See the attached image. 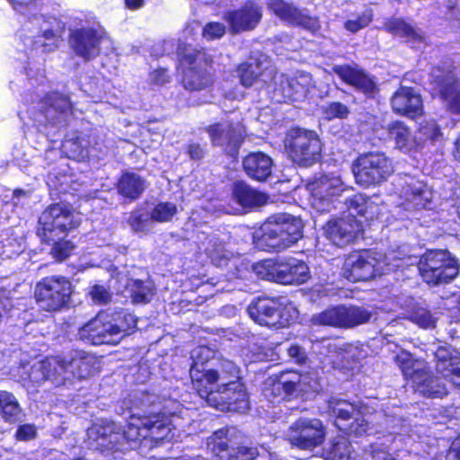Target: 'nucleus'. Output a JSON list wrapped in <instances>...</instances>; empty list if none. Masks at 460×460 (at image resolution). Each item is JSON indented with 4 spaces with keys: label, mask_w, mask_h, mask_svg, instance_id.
Instances as JSON below:
<instances>
[{
    "label": "nucleus",
    "mask_w": 460,
    "mask_h": 460,
    "mask_svg": "<svg viewBox=\"0 0 460 460\" xmlns=\"http://www.w3.org/2000/svg\"><path fill=\"white\" fill-rule=\"evenodd\" d=\"M89 440L96 447L120 453L135 448L142 440L159 442L173 438L172 420L165 415L156 414L145 417L132 415L123 430L115 422L100 420L87 430Z\"/></svg>",
    "instance_id": "nucleus-1"
},
{
    "label": "nucleus",
    "mask_w": 460,
    "mask_h": 460,
    "mask_svg": "<svg viewBox=\"0 0 460 460\" xmlns=\"http://www.w3.org/2000/svg\"><path fill=\"white\" fill-rule=\"evenodd\" d=\"M99 370L96 358L75 351L68 358L49 357L34 364L29 378L34 383L49 380L56 386H70L75 381L89 378Z\"/></svg>",
    "instance_id": "nucleus-2"
},
{
    "label": "nucleus",
    "mask_w": 460,
    "mask_h": 460,
    "mask_svg": "<svg viewBox=\"0 0 460 460\" xmlns=\"http://www.w3.org/2000/svg\"><path fill=\"white\" fill-rule=\"evenodd\" d=\"M302 221L288 214L270 217L253 234L257 248L268 252H281L296 243L302 237Z\"/></svg>",
    "instance_id": "nucleus-3"
},
{
    "label": "nucleus",
    "mask_w": 460,
    "mask_h": 460,
    "mask_svg": "<svg viewBox=\"0 0 460 460\" xmlns=\"http://www.w3.org/2000/svg\"><path fill=\"white\" fill-rule=\"evenodd\" d=\"M395 361L419 394L427 397H443L447 394L445 384L429 372L425 361L413 358L406 350L398 353Z\"/></svg>",
    "instance_id": "nucleus-4"
},
{
    "label": "nucleus",
    "mask_w": 460,
    "mask_h": 460,
    "mask_svg": "<svg viewBox=\"0 0 460 460\" xmlns=\"http://www.w3.org/2000/svg\"><path fill=\"white\" fill-rule=\"evenodd\" d=\"M255 274L263 279L279 284H303L310 278L309 268L295 258L265 260L253 266Z\"/></svg>",
    "instance_id": "nucleus-5"
},
{
    "label": "nucleus",
    "mask_w": 460,
    "mask_h": 460,
    "mask_svg": "<svg viewBox=\"0 0 460 460\" xmlns=\"http://www.w3.org/2000/svg\"><path fill=\"white\" fill-rule=\"evenodd\" d=\"M80 221L78 213L63 204H54L40 215L37 233L44 243H50L64 238L67 232L79 226Z\"/></svg>",
    "instance_id": "nucleus-6"
},
{
    "label": "nucleus",
    "mask_w": 460,
    "mask_h": 460,
    "mask_svg": "<svg viewBox=\"0 0 460 460\" xmlns=\"http://www.w3.org/2000/svg\"><path fill=\"white\" fill-rule=\"evenodd\" d=\"M247 312L255 323L274 328L288 326L298 317V311L294 305H282L279 300L270 297L253 300Z\"/></svg>",
    "instance_id": "nucleus-7"
},
{
    "label": "nucleus",
    "mask_w": 460,
    "mask_h": 460,
    "mask_svg": "<svg viewBox=\"0 0 460 460\" xmlns=\"http://www.w3.org/2000/svg\"><path fill=\"white\" fill-rule=\"evenodd\" d=\"M419 270L425 282L437 286L454 279L459 264L447 250L428 251L420 259Z\"/></svg>",
    "instance_id": "nucleus-8"
},
{
    "label": "nucleus",
    "mask_w": 460,
    "mask_h": 460,
    "mask_svg": "<svg viewBox=\"0 0 460 460\" xmlns=\"http://www.w3.org/2000/svg\"><path fill=\"white\" fill-rule=\"evenodd\" d=\"M356 183L363 187L376 185L394 172L392 160L382 152L361 154L351 165Z\"/></svg>",
    "instance_id": "nucleus-9"
},
{
    "label": "nucleus",
    "mask_w": 460,
    "mask_h": 460,
    "mask_svg": "<svg viewBox=\"0 0 460 460\" xmlns=\"http://www.w3.org/2000/svg\"><path fill=\"white\" fill-rule=\"evenodd\" d=\"M284 144L293 162L299 165L309 166L320 157L322 145L314 131L291 128L286 135Z\"/></svg>",
    "instance_id": "nucleus-10"
},
{
    "label": "nucleus",
    "mask_w": 460,
    "mask_h": 460,
    "mask_svg": "<svg viewBox=\"0 0 460 460\" xmlns=\"http://www.w3.org/2000/svg\"><path fill=\"white\" fill-rule=\"evenodd\" d=\"M72 285L61 276L42 279L35 287V299L38 305L46 311H58L66 306L70 299Z\"/></svg>",
    "instance_id": "nucleus-11"
},
{
    "label": "nucleus",
    "mask_w": 460,
    "mask_h": 460,
    "mask_svg": "<svg viewBox=\"0 0 460 460\" xmlns=\"http://www.w3.org/2000/svg\"><path fill=\"white\" fill-rule=\"evenodd\" d=\"M237 367L236 377H227L225 382L217 384V392L209 397V405L220 411L244 412L249 408L246 391L240 379Z\"/></svg>",
    "instance_id": "nucleus-12"
},
{
    "label": "nucleus",
    "mask_w": 460,
    "mask_h": 460,
    "mask_svg": "<svg viewBox=\"0 0 460 460\" xmlns=\"http://www.w3.org/2000/svg\"><path fill=\"white\" fill-rule=\"evenodd\" d=\"M190 375L194 389L209 405L210 394L217 392V384L225 382L227 377L237 376V366L230 360H224L219 369H205L199 368L197 362L191 366Z\"/></svg>",
    "instance_id": "nucleus-13"
},
{
    "label": "nucleus",
    "mask_w": 460,
    "mask_h": 460,
    "mask_svg": "<svg viewBox=\"0 0 460 460\" xmlns=\"http://www.w3.org/2000/svg\"><path fill=\"white\" fill-rule=\"evenodd\" d=\"M314 382L306 375L288 371L276 377L269 378L263 390L265 397L271 401H280L294 396L297 392L306 393L314 388Z\"/></svg>",
    "instance_id": "nucleus-14"
},
{
    "label": "nucleus",
    "mask_w": 460,
    "mask_h": 460,
    "mask_svg": "<svg viewBox=\"0 0 460 460\" xmlns=\"http://www.w3.org/2000/svg\"><path fill=\"white\" fill-rule=\"evenodd\" d=\"M328 411L335 417L337 428L348 434L361 436L369 429V420L361 416L356 405L346 400L330 399Z\"/></svg>",
    "instance_id": "nucleus-15"
},
{
    "label": "nucleus",
    "mask_w": 460,
    "mask_h": 460,
    "mask_svg": "<svg viewBox=\"0 0 460 460\" xmlns=\"http://www.w3.org/2000/svg\"><path fill=\"white\" fill-rule=\"evenodd\" d=\"M312 195V206L321 211H328L333 202L346 190L339 172H330L315 178L308 185Z\"/></svg>",
    "instance_id": "nucleus-16"
},
{
    "label": "nucleus",
    "mask_w": 460,
    "mask_h": 460,
    "mask_svg": "<svg viewBox=\"0 0 460 460\" xmlns=\"http://www.w3.org/2000/svg\"><path fill=\"white\" fill-rule=\"evenodd\" d=\"M272 82L273 99L277 102L300 101L314 85L311 75L305 72H297L294 76H288L284 74L278 75L275 71Z\"/></svg>",
    "instance_id": "nucleus-17"
},
{
    "label": "nucleus",
    "mask_w": 460,
    "mask_h": 460,
    "mask_svg": "<svg viewBox=\"0 0 460 460\" xmlns=\"http://www.w3.org/2000/svg\"><path fill=\"white\" fill-rule=\"evenodd\" d=\"M206 132L213 146L222 148L231 156L238 154L246 135L245 128L241 122L229 119L209 125Z\"/></svg>",
    "instance_id": "nucleus-18"
},
{
    "label": "nucleus",
    "mask_w": 460,
    "mask_h": 460,
    "mask_svg": "<svg viewBox=\"0 0 460 460\" xmlns=\"http://www.w3.org/2000/svg\"><path fill=\"white\" fill-rule=\"evenodd\" d=\"M394 185L396 194L402 199L398 205L407 210L425 208L433 198L432 191L423 181L410 175L398 176Z\"/></svg>",
    "instance_id": "nucleus-19"
},
{
    "label": "nucleus",
    "mask_w": 460,
    "mask_h": 460,
    "mask_svg": "<svg viewBox=\"0 0 460 460\" xmlns=\"http://www.w3.org/2000/svg\"><path fill=\"white\" fill-rule=\"evenodd\" d=\"M325 435L324 426L320 420L300 418L289 427L287 438L293 447L313 450L323 444Z\"/></svg>",
    "instance_id": "nucleus-20"
},
{
    "label": "nucleus",
    "mask_w": 460,
    "mask_h": 460,
    "mask_svg": "<svg viewBox=\"0 0 460 460\" xmlns=\"http://www.w3.org/2000/svg\"><path fill=\"white\" fill-rule=\"evenodd\" d=\"M382 270L377 260L369 252H353L344 261L342 274L347 279L366 281Z\"/></svg>",
    "instance_id": "nucleus-21"
},
{
    "label": "nucleus",
    "mask_w": 460,
    "mask_h": 460,
    "mask_svg": "<svg viewBox=\"0 0 460 460\" xmlns=\"http://www.w3.org/2000/svg\"><path fill=\"white\" fill-rule=\"evenodd\" d=\"M323 230L329 241L339 247H343L358 236L362 232V225L356 218L343 217L329 220Z\"/></svg>",
    "instance_id": "nucleus-22"
},
{
    "label": "nucleus",
    "mask_w": 460,
    "mask_h": 460,
    "mask_svg": "<svg viewBox=\"0 0 460 460\" xmlns=\"http://www.w3.org/2000/svg\"><path fill=\"white\" fill-rule=\"evenodd\" d=\"M50 21L43 15L30 18L25 27L32 35L27 39L31 48L42 53L52 51L58 47V37L50 27Z\"/></svg>",
    "instance_id": "nucleus-23"
},
{
    "label": "nucleus",
    "mask_w": 460,
    "mask_h": 460,
    "mask_svg": "<svg viewBox=\"0 0 460 460\" xmlns=\"http://www.w3.org/2000/svg\"><path fill=\"white\" fill-rule=\"evenodd\" d=\"M190 67L187 68L183 76V85L190 91H200L204 90L213 84V78L211 74L207 69V64L204 66H201L205 63V55L200 51H194L188 53L184 56Z\"/></svg>",
    "instance_id": "nucleus-24"
},
{
    "label": "nucleus",
    "mask_w": 460,
    "mask_h": 460,
    "mask_svg": "<svg viewBox=\"0 0 460 460\" xmlns=\"http://www.w3.org/2000/svg\"><path fill=\"white\" fill-rule=\"evenodd\" d=\"M105 319L104 314H99L89 321L79 330L80 339L93 345L119 342V329L112 323L105 322Z\"/></svg>",
    "instance_id": "nucleus-25"
},
{
    "label": "nucleus",
    "mask_w": 460,
    "mask_h": 460,
    "mask_svg": "<svg viewBox=\"0 0 460 460\" xmlns=\"http://www.w3.org/2000/svg\"><path fill=\"white\" fill-rule=\"evenodd\" d=\"M268 6L274 14L286 22L301 26L312 32L318 31L320 28L319 21L316 17L309 16L304 11L283 0H270Z\"/></svg>",
    "instance_id": "nucleus-26"
},
{
    "label": "nucleus",
    "mask_w": 460,
    "mask_h": 460,
    "mask_svg": "<svg viewBox=\"0 0 460 460\" xmlns=\"http://www.w3.org/2000/svg\"><path fill=\"white\" fill-rule=\"evenodd\" d=\"M237 75L241 84L244 87L254 84L262 86L272 82L275 67L266 60L251 59L238 66Z\"/></svg>",
    "instance_id": "nucleus-27"
},
{
    "label": "nucleus",
    "mask_w": 460,
    "mask_h": 460,
    "mask_svg": "<svg viewBox=\"0 0 460 460\" xmlns=\"http://www.w3.org/2000/svg\"><path fill=\"white\" fill-rule=\"evenodd\" d=\"M261 15V7L248 2L239 9L226 13L225 20L229 25L230 31L237 33L254 29L260 22Z\"/></svg>",
    "instance_id": "nucleus-28"
},
{
    "label": "nucleus",
    "mask_w": 460,
    "mask_h": 460,
    "mask_svg": "<svg viewBox=\"0 0 460 460\" xmlns=\"http://www.w3.org/2000/svg\"><path fill=\"white\" fill-rule=\"evenodd\" d=\"M391 105L395 113L411 119L420 116L423 111L420 95L410 87H400L394 93Z\"/></svg>",
    "instance_id": "nucleus-29"
},
{
    "label": "nucleus",
    "mask_w": 460,
    "mask_h": 460,
    "mask_svg": "<svg viewBox=\"0 0 460 460\" xmlns=\"http://www.w3.org/2000/svg\"><path fill=\"white\" fill-rule=\"evenodd\" d=\"M436 369L444 379L460 387V354L456 350L440 347L435 353Z\"/></svg>",
    "instance_id": "nucleus-30"
},
{
    "label": "nucleus",
    "mask_w": 460,
    "mask_h": 460,
    "mask_svg": "<svg viewBox=\"0 0 460 460\" xmlns=\"http://www.w3.org/2000/svg\"><path fill=\"white\" fill-rule=\"evenodd\" d=\"M389 137L400 151L410 154L416 152L422 145V138L418 137L411 128L402 121H394L388 125Z\"/></svg>",
    "instance_id": "nucleus-31"
},
{
    "label": "nucleus",
    "mask_w": 460,
    "mask_h": 460,
    "mask_svg": "<svg viewBox=\"0 0 460 460\" xmlns=\"http://www.w3.org/2000/svg\"><path fill=\"white\" fill-rule=\"evenodd\" d=\"M333 72L345 83L366 94H372L376 90V82L357 66H334Z\"/></svg>",
    "instance_id": "nucleus-32"
},
{
    "label": "nucleus",
    "mask_w": 460,
    "mask_h": 460,
    "mask_svg": "<svg viewBox=\"0 0 460 460\" xmlns=\"http://www.w3.org/2000/svg\"><path fill=\"white\" fill-rule=\"evenodd\" d=\"M103 40L93 30H80L72 33L71 45L77 55L91 59L99 54V45Z\"/></svg>",
    "instance_id": "nucleus-33"
},
{
    "label": "nucleus",
    "mask_w": 460,
    "mask_h": 460,
    "mask_svg": "<svg viewBox=\"0 0 460 460\" xmlns=\"http://www.w3.org/2000/svg\"><path fill=\"white\" fill-rule=\"evenodd\" d=\"M247 175L257 181H265L272 171L271 158L261 152L249 154L243 161Z\"/></svg>",
    "instance_id": "nucleus-34"
},
{
    "label": "nucleus",
    "mask_w": 460,
    "mask_h": 460,
    "mask_svg": "<svg viewBox=\"0 0 460 460\" xmlns=\"http://www.w3.org/2000/svg\"><path fill=\"white\" fill-rule=\"evenodd\" d=\"M44 104L45 117L49 122L54 124L65 121L72 108L69 99L58 93L47 95Z\"/></svg>",
    "instance_id": "nucleus-35"
},
{
    "label": "nucleus",
    "mask_w": 460,
    "mask_h": 460,
    "mask_svg": "<svg viewBox=\"0 0 460 460\" xmlns=\"http://www.w3.org/2000/svg\"><path fill=\"white\" fill-rule=\"evenodd\" d=\"M438 84L446 107L454 113H460V78L447 74L438 80Z\"/></svg>",
    "instance_id": "nucleus-36"
},
{
    "label": "nucleus",
    "mask_w": 460,
    "mask_h": 460,
    "mask_svg": "<svg viewBox=\"0 0 460 460\" xmlns=\"http://www.w3.org/2000/svg\"><path fill=\"white\" fill-rule=\"evenodd\" d=\"M384 27L387 32L404 38L409 42L416 43L423 40L421 31L402 18L392 17L385 22Z\"/></svg>",
    "instance_id": "nucleus-37"
},
{
    "label": "nucleus",
    "mask_w": 460,
    "mask_h": 460,
    "mask_svg": "<svg viewBox=\"0 0 460 460\" xmlns=\"http://www.w3.org/2000/svg\"><path fill=\"white\" fill-rule=\"evenodd\" d=\"M349 215L347 217L356 218V215L373 219L377 212V206L369 198L363 194H355L345 201Z\"/></svg>",
    "instance_id": "nucleus-38"
},
{
    "label": "nucleus",
    "mask_w": 460,
    "mask_h": 460,
    "mask_svg": "<svg viewBox=\"0 0 460 460\" xmlns=\"http://www.w3.org/2000/svg\"><path fill=\"white\" fill-rule=\"evenodd\" d=\"M325 460H356L350 442L339 436L332 439L324 450Z\"/></svg>",
    "instance_id": "nucleus-39"
},
{
    "label": "nucleus",
    "mask_w": 460,
    "mask_h": 460,
    "mask_svg": "<svg viewBox=\"0 0 460 460\" xmlns=\"http://www.w3.org/2000/svg\"><path fill=\"white\" fill-rule=\"evenodd\" d=\"M22 415L17 398L10 392L0 390V416L4 422L15 423Z\"/></svg>",
    "instance_id": "nucleus-40"
},
{
    "label": "nucleus",
    "mask_w": 460,
    "mask_h": 460,
    "mask_svg": "<svg viewBox=\"0 0 460 460\" xmlns=\"http://www.w3.org/2000/svg\"><path fill=\"white\" fill-rule=\"evenodd\" d=\"M234 196L237 202L244 208L262 206L267 202V196L243 183H237L234 189Z\"/></svg>",
    "instance_id": "nucleus-41"
},
{
    "label": "nucleus",
    "mask_w": 460,
    "mask_h": 460,
    "mask_svg": "<svg viewBox=\"0 0 460 460\" xmlns=\"http://www.w3.org/2000/svg\"><path fill=\"white\" fill-rule=\"evenodd\" d=\"M145 188V181L136 173H124L118 183L119 193L131 199H137Z\"/></svg>",
    "instance_id": "nucleus-42"
},
{
    "label": "nucleus",
    "mask_w": 460,
    "mask_h": 460,
    "mask_svg": "<svg viewBox=\"0 0 460 460\" xmlns=\"http://www.w3.org/2000/svg\"><path fill=\"white\" fill-rule=\"evenodd\" d=\"M125 288L134 303H148L155 295L154 284L151 281L127 279Z\"/></svg>",
    "instance_id": "nucleus-43"
},
{
    "label": "nucleus",
    "mask_w": 460,
    "mask_h": 460,
    "mask_svg": "<svg viewBox=\"0 0 460 460\" xmlns=\"http://www.w3.org/2000/svg\"><path fill=\"white\" fill-rule=\"evenodd\" d=\"M234 433V429L226 428L215 431L208 438V448L217 456L218 460L220 455H224L229 448V444H232V438Z\"/></svg>",
    "instance_id": "nucleus-44"
},
{
    "label": "nucleus",
    "mask_w": 460,
    "mask_h": 460,
    "mask_svg": "<svg viewBox=\"0 0 460 460\" xmlns=\"http://www.w3.org/2000/svg\"><path fill=\"white\" fill-rule=\"evenodd\" d=\"M205 252L211 262L218 267L226 265L230 259V252L225 249L224 243L216 235L207 238Z\"/></svg>",
    "instance_id": "nucleus-45"
},
{
    "label": "nucleus",
    "mask_w": 460,
    "mask_h": 460,
    "mask_svg": "<svg viewBox=\"0 0 460 460\" xmlns=\"http://www.w3.org/2000/svg\"><path fill=\"white\" fill-rule=\"evenodd\" d=\"M312 321L314 324L343 327V306L327 309L321 314L314 315Z\"/></svg>",
    "instance_id": "nucleus-46"
},
{
    "label": "nucleus",
    "mask_w": 460,
    "mask_h": 460,
    "mask_svg": "<svg viewBox=\"0 0 460 460\" xmlns=\"http://www.w3.org/2000/svg\"><path fill=\"white\" fill-rule=\"evenodd\" d=\"M154 219L151 211L138 208L130 214L128 224L135 232L147 233L153 227Z\"/></svg>",
    "instance_id": "nucleus-47"
},
{
    "label": "nucleus",
    "mask_w": 460,
    "mask_h": 460,
    "mask_svg": "<svg viewBox=\"0 0 460 460\" xmlns=\"http://www.w3.org/2000/svg\"><path fill=\"white\" fill-rule=\"evenodd\" d=\"M343 327L349 328L367 323L371 313L365 308L358 306H343Z\"/></svg>",
    "instance_id": "nucleus-48"
},
{
    "label": "nucleus",
    "mask_w": 460,
    "mask_h": 460,
    "mask_svg": "<svg viewBox=\"0 0 460 460\" xmlns=\"http://www.w3.org/2000/svg\"><path fill=\"white\" fill-rule=\"evenodd\" d=\"M177 207L172 202H160L155 205L152 210V217L154 222L165 223L172 219L177 214Z\"/></svg>",
    "instance_id": "nucleus-49"
},
{
    "label": "nucleus",
    "mask_w": 460,
    "mask_h": 460,
    "mask_svg": "<svg viewBox=\"0 0 460 460\" xmlns=\"http://www.w3.org/2000/svg\"><path fill=\"white\" fill-rule=\"evenodd\" d=\"M257 455V449L253 447H231L224 455H220L219 460H252Z\"/></svg>",
    "instance_id": "nucleus-50"
},
{
    "label": "nucleus",
    "mask_w": 460,
    "mask_h": 460,
    "mask_svg": "<svg viewBox=\"0 0 460 460\" xmlns=\"http://www.w3.org/2000/svg\"><path fill=\"white\" fill-rule=\"evenodd\" d=\"M409 319L421 328H433L436 324V318L425 308H418L413 311Z\"/></svg>",
    "instance_id": "nucleus-51"
},
{
    "label": "nucleus",
    "mask_w": 460,
    "mask_h": 460,
    "mask_svg": "<svg viewBox=\"0 0 460 460\" xmlns=\"http://www.w3.org/2000/svg\"><path fill=\"white\" fill-rule=\"evenodd\" d=\"M52 244L51 254L58 261H63L66 259L75 249V245L70 242L61 238L56 242H51Z\"/></svg>",
    "instance_id": "nucleus-52"
},
{
    "label": "nucleus",
    "mask_w": 460,
    "mask_h": 460,
    "mask_svg": "<svg viewBox=\"0 0 460 460\" xmlns=\"http://www.w3.org/2000/svg\"><path fill=\"white\" fill-rule=\"evenodd\" d=\"M373 20V13L371 10L363 12L356 20H349L345 22L346 30L350 32H357L359 30L367 27Z\"/></svg>",
    "instance_id": "nucleus-53"
},
{
    "label": "nucleus",
    "mask_w": 460,
    "mask_h": 460,
    "mask_svg": "<svg viewBox=\"0 0 460 460\" xmlns=\"http://www.w3.org/2000/svg\"><path fill=\"white\" fill-rule=\"evenodd\" d=\"M121 318V322L119 323H113L116 328H118V337H119V340L121 337L127 335L129 333V332L136 328L137 326V320L134 315L130 314H123L122 316L119 315L118 319L116 321L119 320Z\"/></svg>",
    "instance_id": "nucleus-54"
},
{
    "label": "nucleus",
    "mask_w": 460,
    "mask_h": 460,
    "mask_svg": "<svg viewBox=\"0 0 460 460\" xmlns=\"http://www.w3.org/2000/svg\"><path fill=\"white\" fill-rule=\"evenodd\" d=\"M440 136V130L434 121H429L425 125H421L418 131V137L422 138V143L427 140H437Z\"/></svg>",
    "instance_id": "nucleus-55"
},
{
    "label": "nucleus",
    "mask_w": 460,
    "mask_h": 460,
    "mask_svg": "<svg viewBox=\"0 0 460 460\" xmlns=\"http://www.w3.org/2000/svg\"><path fill=\"white\" fill-rule=\"evenodd\" d=\"M93 301L97 304H106L111 300V294L109 289L102 285H93L89 291Z\"/></svg>",
    "instance_id": "nucleus-56"
},
{
    "label": "nucleus",
    "mask_w": 460,
    "mask_h": 460,
    "mask_svg": "<svg viewBox=\"0 0 460 460\" xmlns=\"http://www.w3.org/2000/svg\"><path fill=\"white\" fill-rule=\"evenodd\" d=\"M226 32V27L220 22H209L203 28V36L208 40L221 38Z\"/></svg>",
    "instance_id": "nucleus-57"
},
{
    "label": "nucleus",
    "mask_w": 460,
    "mask_h": 460,
    "mask_svg": "<svg viewBox=\"0 0 460 460\" xmlns=\"http://www.w3.org/2000/svg\"><path fill=\"white\" fill-rule=\"evenodd\" d=\"M365 460H394L391 455L378 446H370L364 454Z\"/></svg>",
    "instance_id": "nucleus-58"
},
{
    "label": "nucleus",
    "mask_w": 460,
    "mask_h": 460,
    "mask_svg": "<svg viewBox=\"0 0 460 460\" xmlns=\"http://www.w3.org/2000/svg\"><path fill=\"white\" fill-rule=\"evenodd\" d=\"M37 429L32 424H23L19 426L16 430V438L21 441L32 439L36 437Z\"/></svg>",
    "instance_id": "nucleus-59"
},
{
    "label": "nucleus",
    "mask_w": 460,
    "mask_h": 460,
    "mask_svg": "<svg viewBox=\"0 0 460 460\" xmlns=\"http://www.w3.org/2000/svg\"><path fill=\"white\" fill-rule=\"evenodd\" d=\"M325 113L329 119L335 117L344 118L348 114V109L340 102H332L326 107Z\"/></svg>",
    "instance_id": "nucleus-60"
},
{
    "label": "nucleus",
    "mask_w": 460,
    "mask_h": 460,
    "mask_svg": "<svg viewBox=\"0 0 460 460\" xmlns=\"http://www.w3.org/2000/svg\"><path fill=\"white\" fill-rule=\"evenodd\" d=\"M211 351L206 347H199L192 351L191 358H193V364L199 363V368H204L203 363L208 360L210 357Z\"/></svg>",
    "instance_id": "nucleus-61"
},
{
    "label": "nucleus",
    "mask_w": 460,
    "mask_h": 460,
    "mask_svg": "<svg viewBox=\"0 0 460 460\" xmlns=\"http://www.w3.org/2000/svg\"><path fill=\"white\" fill-rule=\"evenodd\" d=\"M405 257V254L399 251V252H390L389 253L385 254V261L386 265L390 267V269H395L402 266V263H400L401 261H402Z\"/></svg>",
    "instance_id": "nucleus-62"
},
{
    "label": "nucleus",
    "mask_w": 460,
    "mask_h": 460,
    "mask_svg": "<svg viewBox=\"0 0 460 460\" xmlns=\"http://www.w3.org/2000/svg\"><path fill=\"white\" fill-rule=\"evenodd\" d=\"M150 81L152 84L163 85L169 81L168 72L166 69L159 68L154 70L150 74Z\"/></svg>",
    "instance_id": "nucleus-63"
},
{
    "label": "nucleus",
    "mask_w": 460,
    "mask_h": 460,
    "mask_svg": "<svg viewBox=\"0 0 460 460\" xmlns=\"http://www.w3.org/2000/svg\"><path fill=\"white\" fill-rule=\"evenodd\" d=\"M447 460H460V435L452 442Z\"/></svg>",
    "instance_id": "nucleus-64"
}]
</instances>
